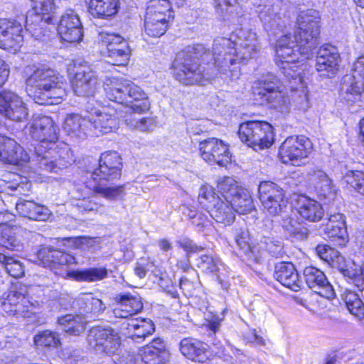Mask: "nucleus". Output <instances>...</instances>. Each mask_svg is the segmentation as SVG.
I'll return each mask as SVG.
<instances>
[{
    "label": "nucleus",
    "mask_w": 364,
    "mask_h": 364,
    "mask_svg": "<svg viewBox=\"0 0 364 364\" xmlns=\"http://www.w3.org/2000/svg\"><path fill=\"white\" fill-rule=\"evenodd\" d=\"M318 12L309 9L301 11L297 16V27L294 38L296 44L276 49V60L283 69L287 65L299 60V56L308 58L311 50L317 45L320 33Z\"/></svg>",
    "instance_id": "f257e3e1"
},
{
    "label": "nucleus",
    "mask_w": 364,
    "mask_h": 364,
    "mask_svg": "<svg viewBox=\"0 0 364 364\" xmlns=\"http://www.w3.org/2000/svg\"><path fill=\"white\" fill-rule=\"evenodd\" d=\"M210 55L201 44L188 46L177 53L173 63V74L176 79L184 85H193L200 81L202 77H213V72L202 68L199 60H207Z\"/></svg>",
    "instance_id": "f03ea898"
},
{
    "label": "nucleus",
    "mask_w": 364,
    "mask_h": 364,
    "mask_svg": "<svg viewBox=\"0 0 364 364\" xmlns=\"http://www.w3.org/2000/svg\"><path fill=\"white\" fill-rule=\"evenodd\" d=\"M235 48L231 37H218L214 40L212 50L214 68L210 70L214 73L213 77L219 75L227 82L239 79L241 61L236 56Z\"/></svg>",
    "instance_id": "7ed1b4c3"
},
{
    "label": "nucleus",
    "mask_w": 364,
    "mask_h": 364,
    "mask_svg": "<svg viewBox=\"0 0 364 364\" xmlns=\"http://www.w3.org/2000/svg\"><path fill=\"white\" fill-rule=\"evenodd\" d=\"M55 146L50 145L47 149L41 146L35 147V159L33 161L38 168L47 171L57 172L75 161L74 155L67 144L59 142Z\"/></svg>",
    "instance_id": "20e7f679"
},
{
    "label": "nucleus",
    "mask_w": 364,
    "mask_h": 364,
    "mask_svg": "<svg viewBox=\"0 0 364 364\" xmlns=\"http://www.w3.org/2000/svg\"><path fill=\"white\" fill-rule=\"evenodd\" d=\"M259 199L263 211L269 215H282L287 213L288 199L282 187L272 181H262L258 186Z\"/></svg>",
    "instance_id": "39448f33"
},
{
    "label": "nucleus",
    "mask_w": 364,
    "mask_h": 364,
    "mask_svg": "<svg viewBox=\"0 0 364 364\" xmlns=\"http://www.w3.org/2000/svg\"><path fill=\"white\" fill-rule=\"evenodd\" d=\"M24 73L26 79V90H38L50 91L53 89L65 90V82L63 77L51 69L38 68L32 65L27 66Z\"/></svg>",
    "instance_id": "423d86ee"
},
{
    "label": "nucleus",
    "mask_w": 364,
    "mask_h": 364,
    "mask_svg": "<svg viewBox=\"0 0 364 364\" xmlns=\"http://www.w3.org/2000/svg\"><path fill=\"white\" fill-rule=\"evenodd\" d=\"M87 340L90 346L100 354H115L121 346L118 333L110 327H92L87 334Z\"/></svg>",
    "instance_id": "0eeeda50"
},
{
    "label": "nucleus",
    "mask_w": 364,
    "mask_h": 364,
    "mask_svg": "<svg viewBox=\"0 0 364 364\" xmlns=\"http://www.w3.org/2000/svg\"><path fill=\"white\" fill-rule=\"evenodd\" d=\"M99 43L107 49L109 63L117 66H125L128 64L131 49L122 36L102 31L99 33Z\"/></svg>",
    "instance_id": "6e6552de"
},
{
    "label": "nucleus",
    "mask_w": 364,
    "mask_h": 364,
    "mask_svg": "<svg viewBox=\"0 0 364 364\" xmlns=\"http://www.w3.org/2000/svg\"><path fill=\"white\" fill-rule=\"evenodd\" d=\"M33 8L27 12L26 27L38 36V30H41L46 24L53 23L56 6L55 0H31Z\"/></svg>",
    "instance_id": "1a4fd4ad"
},
{
    "label": "nucleus",
    "mask_w": 364,
    "mask_h": 364,
    "mask_svg": "<svg viewBox=\"0 0 364 364\" xmlns=\"http://www.w3.org/2000/svg\"><path fill=\"white\" fill-rule=\"evenodd\" d=\"M122 162L116 151H107L101 154L98 166L92 173L93 181L99 183H114L122 175Z\"/></svg>",
    "instance_id": "9d476101"
},
{
    "label": "nucleus",
    "mask_w": 364,
    "mask_h": 364,
    "mask_svg": "<svg viewBox=\"0 0 364 364\" xmlns=\"http://www.w3.org/2000/svg\"><path fill=\"white\" fill-rule=\"evenodd\" d=\"M58 131L53 119L48 116H33L30 123V134L39 142L36 146L47 149L50 145L55 146L58 139Z\"/></svg>",
    "instance_id": "9b49d317"
},
{
    "label": "nucleus",
    "mask_w": 364,
    "mask_h": 364,
    "mask_svg": "<svg viewBox=\"0 0 364 364\" xmlns=\"http://www.w3.org/2000/svg\"><path fill=\"white\" fill-rule=\"evenodd\" d=\"M312 151V143L304 136H291L287 138L279 148V156L284 164H297L309 156Z\"/></svg>",
    "instance_id": "f8f14e48"
},
{
    "label": "nucleus",
    "mask_w": 364,
    "mask_h": 364,
    "mask_svg": "<svg viewBox=\"0 0 364 364\" xmlns=\"http://www.w3.org/2000/svg\"><path fill=\"white\" fill-rule=\"evenodd\" d=\"M231 38L236 48V56L241 62L255 58L261 49L258 36L252 29H237Z\"/></svg>",
    "instance_id": "ddd939ff"
},
{
    "label": "nucleus",
    "mask_w": 364,
    "mask_h": 364,
    "mask_svg": "<svg viewBox=\"0 0 364 364\" xmlns=\"http://www.w3.org/2000/svg\"><path fill=\"white\" fill-rule=\"evenodd\" d=\"M202 159L210 164L225 166L231 161L229 146L218 138H208L199 144Z\"/></svg>",
    "instance_id": "4468645a"
},
{
    "label": "nucleus",
    "mask_w": 364,
    "mask_h": 364,
    "mask_svg": "<svg viewBox=\"0 0 364 364\" xmlns=\"http://www.w3.org/2000/svg\"><path fill=\"white\" fill-rule=\"evenodd\" d=\"M27 292L24 286L14 287L0 299V309L9 315L27 316L30 304L26 297Z\"/></svg>",
    "instance_id": "2eb2a0df"
},
{
    "label": "nucleus",
    "mask_w": 364,
    "mask_h": 364,
    "mask_svg": "<svg viewBox=\"0 0 364 364\" xmlns=\"http://www.w3.org/2000/svg\"><path fill=\"white\" fill-rule=\"evenodd\" d=\"M23 28L16 21L0 19V48L16 52L23 42Z\"/></svg>",
    "instance_id": "dca6fc26"
},
{
    "label": "nucleus",
    "mask_w": 364,
    "mask_h": 364,
    "mask_svg": "<svg viewBox=\"0 0 364 364\" xmlns=\"http://www.w3.org/2000/svg\"><path fill=\"white\" fill-rule=\"evenodd\" d=\"M340 55L337 48L329 44L321 46L316 57V70L321 77H332L338 70Z\"/></svg>",
    "instance_id": "f3484780"
},
{
    "label": "nucleus",
    "mask_w": 364,
    "mask_h": 364,
    "mask_svg": "<svg viewBox=\"0 0 364 364\" xmlns=\"http://www.w3.org/2000/svg\"><path fill=\"white\" fill-rule=\"evenodd\" d=\"M58 32L62 40L68 43H78L82 39V26L78 15L73 10L62 15L58 26Z\"/></svg>",
    "instance_id": "a211bd4d"
},
{
    "label": "nucleus",
    "mask_w": 364,
    "mask_h": 364,
    "mask_svg": "<svg viewBox=\"0 0 364 364\" xmlns=\"http://www.w3.org/2000/svg\"><path fill=\"white\" fill-rule=\"evenodd\" d=\"M106 97L114 103L124 105L135 113H143L150 108L146 92H105Z\"/></svg>",
    "instance_id": "6ab92c4d"
},
{
    "label": "nucleus",
    "mask_w": 364,
    "mask_h": 364,
    "mask_svg": "<svg viewBox=\"0 0 364 364\" xmlns=\"http://www.w3.org/2000/svg\"><path fill=\"white\" fill-rule=\"evenodd\" d=\"M304 276L306 284L315 293L328 299H332L336 296L333 286L320 269L307 267L304 270Z\"/></svg>",
    "instance_id": "aec40b11"
},
{
    "label": "nucleus",
    "mask_w": 364,
    "mask_h": 364,
    "mask_svg": "<svg viewBox=\"0 0 364 364\" xmlns=\"http://www.w3.org/2000/svg\"><path fill=\"white\" fill-rule=\"evenodd\" d=\"M0 113L11 120L20 122L26 118L28 110L16 92H0Z\"/></svg>",
    "instance_id": "412c9836"
},
{
    "label": "nucleus",
    "mask_w": 364,
    "mask_h": 364,
    "mask_svg": "<svg viewBox=\"0 0 364 364\" xmlns=\"http://www.w3.org/2000/svg\"><path fill=\"white\" fill-rule=\"evenodd\" d=\"M28 153L11 138L0 135V161L6 164L23 165L29 161Z\"/></svg>",
    "instance_id": "4be33fe9"
},
{
    "label": "nucleus",
    "mask_w": 364,
    "mask_h": 364,
    "mask_svg": "<svg viewBox=\"0 0 364 364\" xmlns=\"http://www.w3.org/2000/svg\"><path fill=\"white\" fill-rule=\"evenodd\" d=\"M117 305L113 314L117 318H127L132 316L143 308L141 298L130 293L119 294L115 297Z\"/></svg>",
    "instance_id": "5701e85b"
},
{
    "label": "nucleus",
    "mask_w": 364,
    "mask_h": 364,
    "mask_svg": "<svg viewBox=\"0 0 364 364\" xmlns=\"http://www.w3.org/2000/svg\"><path fill=\"white\" fill-rule=\"evenodd\" d=\"M351 73L341 80L344 91H364V55L359 56L351 65Z\"/></svg>",
    "instance_id": "b1692460"
},
{
    "label": "nucleus",
    "mask_w": 364,
    "mask_h": 364,
    "mask_svg": "<svg viewBox=\"0 0 364 364\" xmlns=\"http://www.w3.org/2000/svg\"><path fill=\"white\" fill-rule=\"evenodd\" d=\"M274 277L282 285L294 291L301 288L302 282L294 265L291 262L277 263L275 265Z\"/></svg>",
    "instance_id": "393cba45"
},
{
    "label": "nucleus",
    "mask_w": 364,
    "mask_h": 364,
    "mask_svg": "<svg viewBox=\"0 0 364 364\" xmlns=\"http://www.w3.org/2000/svg\"><path fill=\"white\" fill-rule=\"evenodd\" d=\"M16 210L20 215L35 221H46L51 216V212L46 206L33 200L18 199Z\"/></svg>",
    "instance_id": "a878e982"
},
{
    "label": "nucleus",
    "mask_w": 364,
    "mask_h": 364,
    "mask_svg": "<svg viewBox=\"0 0 364 364\" xmlns=\"http://www.w3.org/2000/svg\"><path fill=\"white\" fill-rule=\"evenodd\" d=\"M70 75H73L71 83L74 91L75 89L86 90V86L95 82L93 74L90 66L85 61L75 60L68 68Z\"/></svg>",
    "instance_id": "bb28decb"
},
{
    "label": "nucleus",
    "mask_w": 364,
    "mask_h": 364,
    "mask_svg": "<svg viewBox=\"0 0 364 364\" xmlns=\"http://www.w3.org/2000/svg\"><path fill=\"white\" fill-rule=\"evenodd\" d=\"M207 347V344L191 337L182 339L179 344V350L184 357L198 363H203L208 358Z\"/></svg>",
    "instance_id": "cd10ccee"
},
{
    "label": "nucleus",
    "mask_w": 364,
    "mask_h": 364,
    "mask_svg": "<svg viewBox=\"0 0 364 364\" xmlns=\"http://www.w3.org/2000/svg\"><path fill=\"white\" fill-rule=\"evenodd\" d=\"M322 231L325 237L336 240L341 245L346 242L347 230L344 216L341 213L331 215L327 223L323 225Z\"/></svg>",
    "instance_id": "c85d7f7f"
},
{
    "label": "nucleus",
    "mask_w": 364,
    "mask_h": 364,
    "mask_svg": "<svg viewBox=\"0 0 364 364\" xmlns=\"http://www.w3.org/2000/svg\"><path fill=\"white\" fill-rule=\"evenodd\" d=\"M307 177L320 196L323 198L334 196V187L332 185V181L323 170L311 168L307 171Z\"/></svg>",
    "instance_id": "c756f323"
},
{
    "label": "nucleus",
    "mask_w": 364,
    "mask_h": 364,
    "mask_svg": "<svg viewBox=\"0 0 364 364\" xmlns=\"http://www.w3.org/2000/svg\"><path fill=\"white\" fill-rule=\"evenodd\" d=\"M298 213L310 222L320 220L324 214L321 205L317 201L304 196H299L296 200Z\"/></svg>",
    "instance_id": "7c9ffc66"
},
{
    "label": "nucleus",
    "mask_w": 364,
    "mask_h": 364,
    "mask_svg": "<svg viewBox=\"0 0 364 364\" xmlns=\"http://www.w3.org/2000/svg\"><path fill=\"white\" fill-rule=\"evenodd\" d=\"M173 11L167 0H151L146 8L145 18L154 19L169 24L173 19Z\"/></svg>",
    "instance_id": "2f4dec72"
},
{
    "label": "nucleus",
    "mask_w": 364,
    "mask_h": 364,
    "mask_svg": "<svg viewBox=\"0 0 364 364\" xmlns=\"http://www.w3.org/2000/svg\"><path fill=\"white\" fill-rule=\"evenodd\" d=\"M89 13L93 16L105 18L118 12L119 0H85Z\"/></svg>",
    "instance_id": "473e14b6"
},
{
    "label": "nucleus",
    "mask_w": 364,
    "mask_h": 364,
    "mask_svg": "<svg viewBox=\"0 0 364 364\" xmlns=\"http://www.w3.org/2000/svg\"><path fill=\"white\" fill-rule=\"evenodd\" d=\"M89 124L102 134L111 132L118 127V120L115 116L105 112L96 111L89 117Z\"/></svg>",
    "instance_id": "72a5a7b5"
},
{
    "label": "nucleus",
    "mask_w": 364,
    "mask_h": 364,
    "mask_svg": "<svg viewBox=\"0 0 364 364\" xmlns=\"http://www.w3.org/2000/svg\"><path fill=\"white\" fill-rule=\"evenodd\" d=\"M208 211L213 220L225 225H230L235 218L233 207L230 204V202H227L223 198L214 203L213 206Z\"/></svg>",
    "instance_id": "f704fd0d"
},
{
    "label": "nucleus",
    "mask_w": 364,
    "mask_h": 364,
    "mask_svg": "<svg viewBox=\"0 0 364 364\" xmlns=\"http://www.w3.org/2000/svg\"><path fill=\"white\" fill-rule=\"evenodd\" d=\"M129 336L133 340L144 338L154 331V325L150 319H132L127 324Z\"/></svg>",
    "instance_id": "c9c22d12"
},
{
    "label": "nucleus",
    "mask_w": 364,
    "mask_h": 364,
    "mask_svg": "<svg viewBox=\"0 0 364 364\" xmlns=\"http://www.w3.org/2000/svg\"><path fill=\"white\" fill-rule=\"evenodd\" d=\"M281 225L282 228L293 238L303 240L308 237L309 230L299 222L295 217L289 216L287 213L282 215Z\"/></svg>",
    "instance_id": "e433bc0d"
},
{
    "label": "nucleus",
    "mask_w": 364,
    "mask_h": 364,
    "mask_svg": "<svg viewBox=\"0 0 364 364\" xmlns=\"http://www.w3.org/2000/svg\"><path fill=\"white\" fill-rule=\"evenodd\" d=\"M109 270L105 267H91L69 273L77 282H96L108 277Z\"/></svg>",
    "instance_id": "4c0bfd02"
},
{
    "label": "nucleus",
    "mask_w": 364,
    "mask_h": 364,
    "mask_svg": "<svg viewBox=\"0 0 364 364\" xmlns=\"http://www.w3.org/2000/svg\"><path fill=\"white\" fill-rule=\"evenodd\" d=\"M58 322L66 333L76 336L85 330L87 321L82 315L67 314L59 318Z\"/></svg>",
    "instance_id": "58836bf2"
},
{
    "label": "nucleus",
    "mask_w": 364,
    "mask_h": 364,
    "mask_svg": "<svg viewBox=\"0 0 364 364\" xmlns=\"http://www.w3.org/2000/svg\"><path fill=\"white\" fill-rule=\"evenodd\" d=\"M274 141L272 126L266 122H261L252 148L256 151L269 148Z\"/></svg>",
    "instance_id": "ea45409f"
},
{
    "label": "nucleus",
    "mask_w": 364,
    "mask_h": 364,
    "mask_svg": "<svg viewBox=\"0 0 364 364\" xmlns=\"http://www.w3.org/2000/svg\"><path fill=\"white\" fill-rule=\"evenodd\" d=\"M341 263L336 264V266L342 274L351 280L358 288L364 287V265L360 267L354 262L343 264Z\"/></svg>",
    "instance_id": "a19ab883"
},
{
    "label": "nucleus",
    "mask_w": 364,
    "mask_h": 364,
    "mask_svg": "<svg viewBox=\"0 0 364 364\" xmlns=\"http://www.w3.org/2000/svg\"><path fill=\"white\" fill-rule=\"evenodd\" d=\"M89 120L78 114L68 115L63 124V129L68 134L80 138L85 134Z\"/></svg>",
    "instance_id": "79ce46f5"
},
{
    "label": "nucleus",
    "mask_w": 364,
    "mask_h": 364,
    "mask_svg": "<svg viewBox=\"0 0 364 364\" xmlns=\"http://www.w3.org/2000/svg\"><path fill=\"white\" fill-rule=\"evenodd\" d=\"M341 299L348 311L359 320L364 319V304L359 296L350 290H344Z\"/></svg>",
    "instance_id": "37998d69"
},
{
    "label": "nucleus",
    "mask_w": 364,
    "mask_h": 364,
    "mask_svg": "<svg viewBox=\"0 0 364 364\" xmlns=\"http://www.w3.org/2000/svg\"><path fill=\"white\" fill-rule=\"evenodd\" d=\"M281 94L282 92H253L255 104L270 105L276 109L282 110L287 100Z\"/></svg>",
    "instance_id": "c03bdc74"
},
{
    "label": "nucleus",
    "mask_w": 364,
    "mask_h": 364,
    "mask_svg": "<svg viewBox=\"0 0 364 364\" xmlns=\"http://www.w3.org/2000/svg\"><path fill=\"white\" fill-rule=\"evenodd\" d=\"M2 213H0V245L7 249L19 250L23 244L14 235L12 229L1 220Z\"/></svg>",
    "instance_id": "a18cd8bd"
},
{
    "label": "nucleus",
    "mask_w": 364,
    "mask_h": 364,
    "mask_svg": "<svg viewBox=\"0 0 364 364\" xmlns=\"http://www.w3.org/2000/svg\"><path fill=\"white\" fill-rule=\"evenodd\" d=\"M235 212L239 214L250 213L253 208V201L249 192L241 188L229 201Z\"/></svg>",
    "instance_id": "49530a36"
},
{
    "label": "nucleus",
    "mask_w": 364,
    "mask_h": 364,
    "mask_svg": "<svg viewBox=\"0 0 364 364\" xmlns=\"http://www.w3.org/2000/svg\"><path fill=\"white\" fill-rule=\"evenodd\" d=\"M77 303L85 314L93 315H98L106 308L102 301L94 297L92 294H82L78 298Z\"/></svg>",
    "instance_id": "de8ad7c7"
},
{
    "label": "nucleus",
    "mask_w": 364,
    "mask_h": 364,
    "mask_svg": "<svg viewBox=\"0 0 364 364\" xmlns=\"http://www.w3.org/2000/svg\"><path fill=\"white\" fill-rule=\"evenodd\" d=\"M161 345L158 348L153 346H144L140 353L144 364H164L168 358V353L161 351Z\"/></svg>",
    "instance_id": "09e8293b"
},
{
    "label": "nucleus",
    "mask_w": 364,
    "mask_h": 364,
    "mask_svg": "<svg viewBox=\"0 0 364 364\" xmlns=\"http://www.w3.org/2000/svg\"><path fill=\"white\" fill-rule=\"evenodd\" d=\"M252 90H262L263 91H279L282 87V82L273 74L268 73L262 75L257 79L251 82Z\"/></svg>",
    "instance_id": "8fccbe9b"
},
{
    "label": "nucleus",
    "mask_w": 364,
    "mask_h": 364,
    "mask_svg": "<svg viewBox=\"0 0 364 364\" xmlns=\"http://www.w3.org/2000/svg\"><path fill=\"white\" fill-rule=\"evenodd\" d=\"M257 12L266 30L272 29L279 19L274 5L268 1L257 6Z\"/></svg>",
    "instance_id": "3c124183"
},
{
    "label": "nucleus",
    "mask_w": 364,
    "mask_h": 364,
    "mask_svg": "<svg viewBox=\"0 0 364 364\" xmlns=\"http://www.w3.org/2000/svg\"><path fill=\"white\" fill-rule=\"evenodd\" d=\"M0 263L11 277L20 278L24 275L25 267L21 260L0 252Z\"/></svg>",
    "instance_id": "603ef678"
},
{
    "label": "nucleus",
    "mask_w": 364,
    "mask_h": 364,
    "mask_svg": "<svg viewBox=\"0 0 364 364\" xmlns=\"http://www.w3.org/2000/svg\"><path fill=\"white\" fill-rule=\"evenodd\" d=\"M260 122L261 121H248L242 123L239 127V138L250 147H252Z\"/></svg>",
    "instance_id": "864d4df0"
},
{
    "label": "nucleus",
    "mask_w": 364,
    "mask_h": 364,
    "mask_svg": "<svg viewBox=\"0 0 364 364\" xmlns=\"http://www.w3.org/2000/svg\"><path fill=\"white\" fill-rule=\"evenodd\" d=\"M183 213L191 221V223L196 227L198 232L207 233V232L210 229L211 225L208 217L202 213H199L195 210L186 207V210H183Z\"/></svg>",
    "instance_id": "5fc2aeb1"
},
{
    "label": "nucleus",
    "mask_w": 364,
    "mask_h": 364,
    "mask_svg": "<svg viewBox=\"0 0 364 364\" xmlns=\"http://www.w3.org/2000/svg\"><path fill=\"white\" fill-rule=\"evenodd\" d=\"M316 255L328 264L336 267L340 262L344 261L343 257L339 252L334 248L331 247L327 245H318L316 247Z\"/></svg>",
    "instance_id": "6e6d98bb"
},
{
    "label": "nucleus",
    "mask_w": 364,
    "mask_h": 364,
    "mask_svg": "<svg viewBox=\"0 0 364 364\" xmlns=\"http://www.w3.org/2000/svg\"><path fill=\"white\" fill-rule=\"evenodd\" d=\"M217 187L218 191L221 195L220 197L227 202H229L242 188L237 186V182L231 177H225L220 180Z\"/></svg>",
    "instance_id": "4d7b16f0"
},
{
    "label": "nucleus",
    "mask_w": 364,
    "mask_h": 364,
    "mask_svg": "<svg viewBox=\"0 0 364 364\" xmlns=\"http://www.w3.org/2000/svg\"><path fill=\"white\" fill-rule=\"evenodd\" d=\"M33 341L38 347L56 348L60 345L59 335L49 330L38 332L34 336Z\"/></svg>",
    "instance_id": "13d9d810"
},
{
    "label": "nucleus",
    "mask_w": 364,
    "mask_h": 364,
    "mask_svg": "<svg viewBox=\"0 0 364 364\" xmlns=\"http://www.w3.org/2000/svg\"><path fill=\"white\" fill-rule=\"evenodd\" d=\"M100 183L95 184L92 188L90 187V188L95 193L100 194L107 200L121 199L125 194L124 186L109 187L102 186Z\"/></svg>",
    "instance_id": "bf43d9fd"
},
{
    "label": "nucleus",
    "mask_w": 364,
    "mask_h": 364,
    "mask_svg": "<svg viewBox=\"0 0 364 364\" xmlns=\"http://www.w3.org/2000/svg\"><path fill=\"white\" fill-rule=\"evenodd\" d=\"M221 199L222 198L215 192L211 186L204 185L200 187L198 193V201L208 210L213 206L214 203Z\"/></svg>",
    "instance_id": "052dcab7"
},
{
    "label": "nucleus",
    "mask_w": 364,
    "mask_h": 364,
    "mask_svg": "<svg viewBox=\"0 0 364 364\" xmlns=\"http://www.w3.org/2000/svg\"><path fill=\"white\" fill-rule=\"evenodd\" d=\"M344 183L364 196V173L360 171H348L343 177Z\"/></svg>",
    "instance_id": "680f3d73"
},
{
    "label": "nucleus",
    "mask_w": 364,
    "mask_h": 364,
    "mask_svg": "<svg viewBox=\"0 0 364 364\" xmlns=\"http://www.w3.org/2000/svg\"><path fill=\"white\" fill-rule=\"evenodd\" d=\"M220 259L210 255H204L196 259V265L206 274L215 273L219 270Z\"/></svg>",
    "instance_id": "e2e57ef3"
},
{
    "label": "nucleus",
    "mask_w": 364,
    "mask_h": 364,
    "mask_svg": "<svg viewBox=\"0 0 364 364\" xmlns=\"http://www.w3.org/2000/svg\"><path fill=\"white\" fill-rule=\"evenodd\" d=\"M58 92H30L28 95L33 101L40 105H54L63 102V96Z\"/></svg>",
    "instance_id": "0e129e2a"
},
{
    "label": "nucleus",
    "mask_w": 364,
    "mask_h": 364,
    "mask_svg": "<svg viewBox=\"0 0 364 364\" xmlns=\"http://www.w3.org/2000/svg\"><path fill=\"white\" fill-rule=\"evenodd\" d=\"M169 24L157 21L154 19L145 18L144 31L146 35L158 38L163 36L167 31Z\"/></svg>",
    "instance_id": "69168bd1"
},
{
    "label": "nucleus",
    "mask_w": 364,
    "mask_h": 364,
    "mask_svg": "<svg viewBox=\"0 0 364 364\" xmlns=\"http://www.w3.org/2000/svg\"><path fill=\"white\" fill-rule=\"evenodd\" d=\"M217 14L225 18L229 13L237 10V0H214Z\"/></svg>",
    "instance_id": "338daca9"
},
{
    "label": "nucleus",
    "mask_w": 364,
    "mask_h": 364,
    "mask_svg": "<svg viewBox=\"0 0 364 364\" xmlns=\"http://www.w3.org/2000/svg\"><path fill=\"white\" fill-rule=\"evenodd\" d=\"M58 250L51 247H43L38 252V258L42 262L44 266L55 268V254Z\"/></svg>",
    "instance_id": "774afa93"
}]
</instances>
